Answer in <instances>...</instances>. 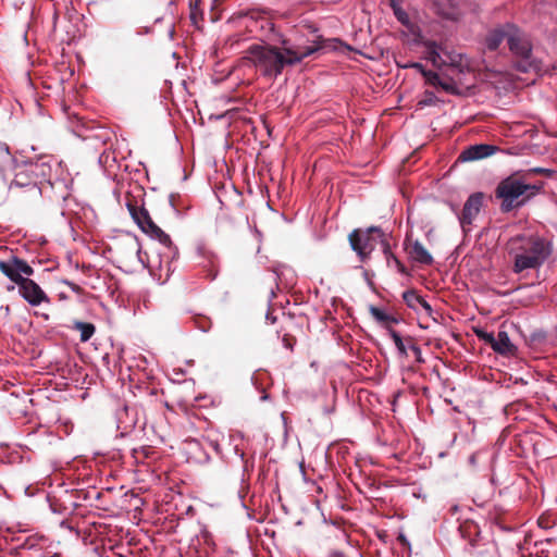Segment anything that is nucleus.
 <instances>
[{"label":"nucleus","mask_w":557,"mask_h":557,"mask_svg":"<svg viewBox=\"0 0 557 557\" xmlns=\"http://www.w3.org/2000/svg\"><path fill=\"white\" fill-rule=\"evenodd\" d=\"M426 59L430 60L435 66H443L446 64L455 65L461 62L460 55H451L441 46L431 44L426 49Z\"/></svg>","instance_id":"8"},{"label":"nucleus","mask_w":557,"mask_h":557,"mask_svg":"<svg viewBox=\"0 0 557 557\" xmlns=\"http://www.w3.org/2000/svg\"><path fill=\"white\" fill-rule=\"evenodd\" d=\"M495 148L490 145H474L462 151L460 159L463 161H473L493 154Z\"/></svg>","instance_id":"11"},{"label":"nucleus","mask_w":557,"mask_h":557,"mask_svg":"<svg viewBox=\"0 0 557 557\" xmlns=\"http://www.w3.org/2000/svg\"><path fill=\"white\" fill-rule=\"evenodd\" d=\"M426 79L430 84L434 86H441L444 90L454 92V86L450 83H445L442 78L435 73L425 74Z\"/></svg>","instance_id":"15"},{"label":"nucleus","mask_w":557,"mask_h":557,"mask_svg":"<svg viewBox=\"0 0 557 557\" xmlns=\"http://www.w3.org/2000/svg\"><path fill=\"white\" fill-rule=\"evenodd\" d=\"M371 312L372 314L377 318L379 320H382L383 319V314L381 313V311L376 308H371Z\"/></svg>","instance_id":"20"},{"label":"nucleus","mask_w":557,"mask_h":557,"mask_svg":"<svg viewBox=\"0 0 557 557\" xmlns=\"http://www.w3.org/2000/svg\"><path fill=\"white\" fill-rule=\"evenodd\" d=\"M541 185L531 184L522 175L515 174L503 180L496 188V197L500 200L503 211H510L522 206L535 196Z\"/></svg>","instance_id":"4"},{"label":"nucleus","mask_w":557,"mask_h":557,"mask_svg":"<svg viewBox=\"0 0 557 557\" xmlns=\"http://www.w3.org/2000/svg\"><path fill=\"white\" fill-rule=\"evenodd\" d=\"M321 48L320 45H292L284 40L280 47L252 45L246 52V59L269 78H276L286 66L300 63Z\"/></svg>","instance_id":"1"},{"label":"nucleus","mask_w":557,"mask_h":557,"mask_svg":"<svg viewBox=\"0 0 557 557\" xmlns=\"http://www.w3.org/2000/svg\"><path fill=\"white\" fill-rule=\"evenodd\" d=\"M550 252V244L543 237L517 236L510 243V253L513 257L512 270L515 273H521L525 270L539 269Z\"/></svg>","instance_id":"2"},{"label":"nucleus","mask_w":557,"mask_h":557,"mask_svg":"<svg viewBox=\"0 0 557 557\" xmlns=\"http://www.w3.org/2000/svg\"><path fill=\"white\" fill-rule=\"evenodd\" d=\"M382 233L376 227H371L366 232L355 231L349 236L352 249L364 259L374 249L376 240L382 239Z\"/></svg>","instance_id":"6"},{"label":"nucleus","mask_w":557,"mask_h":557,"mask_svg":"<svg viewBox=\"0 0 557 557\" xmlns=\"http://www.w3.org/2000/svg\"><path fill=\"white\" fill-rule=\"evenodd\" d=\"M0 271L20 286L21 295L33 306L47 300V296L38 284L23 277L33 274V269L23 260L13 258L10 261H0Z\"/></svg>","instance_id":"5"},{"label":"nucleus","mask_w":557,"mask_h":557,"mask_svg":"<svg viewBox=\"0 0 557 557\" xmlns=\"http://www.w3.org/2000/svg\"><path fill=\"white\" fill-rule=\"evenodd\" d=\"M410 258L414 260L416 262L422 263V264H431L433 261V258L431 253L423 247V245L418 242H409L406 247Z\"/></svg>","instance_id":"10"},{"label":"nucleus","mask_w":557,"mask_h":557,"mask_svg":"<svg viewBox=\"0 0 557 557\" xmlns=\"http://www.w3.org/2000/svg\"><path fill=\"white\" fill-rule=\"evenodd\" d=\"M431 103H432V98H426L419 102V104H431Z\"/></svg>","instance_id":"22"},{"label":"nucleus","mask_w":557,"mask_h":557,"mask_svg":"<svg viewBox=\"0 0 557 557\" xmlns=\"http://www.w3.org/2000/svg\"><path fill=\"white\" fill-rule=\"evenodd\" d=\"M387 245H384V251L387 252Z\"/></svg>","instance_id":"23"},{"label":"nucleus","mask_w":557,"mask_h":557,"mask_svg":"<svg viewBox=\"0 0 557 557\" xmlns=\"http://www.w3.org/2000/svg\"><path fill=\"white\" fill-rule=\"evenodd\" d=\"M400 1L401 0H388L393 11H396V8H400Z\"/></svg>","instance_id":"19"},{"label":"nucleus","mask_w":557,"mask_h":557,"mask_svg":"<svg viewBox=\"0 0 557 557\" xmlns=\"http://www.w3.org/2000/svg\"><path fill=\"white\" fill-rule=\"evenodd\" d=\"M507 39L510 51L520 60L517 66L522 72H528L537 66L531 60V47L525 36L512 25H506L490 32L486 37L487 48L495 50L499 44Z\"/></svg>","instance_id":"3"},{"label":"nucleus","mask_w":557,"mask_h":557,"mask_svg":"<svg viewBox=\"0 0 557 557\" xmlns=\"http://www.w3.org/2000/svg\"><path fill=\"white\" fill-rule=\"evenodd\" d=\"M77 329L81 331V339L88 341L95 333V326L89 323H77Z\"/></svg>","instance_id":"16"},{"label":"nucleus","mask_w":557,"mask_h":557,"mask_svg":"<svg viewBox=\"0 0 557 557\" xmlns=\"http://www.w3.org/2000/svg\"><path fill=\"white\" fill-rule=\"evenodd\" d=\"M407 305L416 310L422 308L426 313H431V306L414 292H409L404 295Z\"/></svg>","instance_id":"13"},{"label":"nucleus","mask_w":557,"mask_h":557,"mask_svg":"<svg viewBox=\"0 0 557 557\" xmlns=\"http://www.w3.org/2000/svg\"><path fill=\"white\" fill-rule=\"evenodd\" d=\"M436 5L438 7V11L440 13L447 17V18H451V20H455L458 17V13L455 12L453 9H446L445 4L442 2V0H436Z\"/></svg>","instance_id":"17"},{"label":"nucleus","mask_w":557,"mask_h":557,"mask_svg":"<svg viewBox=\"0 0 557 557\" xmlns=\"http://www.w3.org/2000/svg\"><path fill=\"white\" fill-rule=\"evenodd\" d=\"M474 333H475V335H476L480 339H482V341H484L485 343H487V344L492 345V343H493V341H494V335H493L492 333H487V332H485V331H483V330H481V329H475V330H474Z\"/></svg>","instance_id":"18"},{"label":"nucleus","mask_w":557,"mask_h":557,"mask_svg":"<svg viewBox=\"0 0 557 557\" xmlns=\"http://www.w3.org/2000/svg\"><path fill=\"white\" fill-rule=\"evenodd\" d=\"M491 347L494 351L506 356L513 355L516 351L515 345L509 339L508 334L504 331L498 332L496 337L494 336Z\"/></svg>","instance_id":"12"},{"label":"nucleus","mask_w":557,"mask_h":557,"mask_svg":"<svg viewBox=\"0 0 557 557\" xmlns=\"http://www.w3.org/2000/svg\"><path fill=\"white\" fill-rule=\"evenodd\" d=\"M396 345L401 351H404V346L399 337H396Z\"/></svg>","instance_id":"21"},{"label":"nucleus","mask_w":557,"mask_h":557,"mask_svg":"<svg viewBox=\"0 0 557 557\" xmlns=\"http://www.w3.org/2000/svg\"><path fill=\"white\" fill-rule=\"evenodd\" d=\"M132 215L138 226L145 232L159 238V240L165 245L170 244V238L164 234L151 220L148 212L145 209H134Z\"/></svg>","instance_id":"7"},{"label":"nucleus","mask_w":557,"mask_h":557,"mask_svg":"<svg viewBox=\"0 0 557 557\" xmlns=\"http://www.w3.org/2000/svg\"><path fill=\"white\" fill-rule=\"evenodd\" d=\"M395 16L397 20L413 35L419 36V27L414 22H412L409 17V15L401 9L396 8V11H394Z\"/></svg>","instance_id":"14"},{"label":"nucleus","mask_w":557,"mask_h":557,"mask_svg":"<svg viewBox=\"0 0 557 557\" xmlns=\"http://www.w3.org/2000/svg\"><path fill=\"white\" fill-rule=\"evenodd\" d=\"M482 206V195L481 194H474L469 197L467 202L465 203L462 215H461V223L470 224L472 220L476 216V214L480 211V208Z\"/></svg>","instance_id":"9"}]
</instances>
